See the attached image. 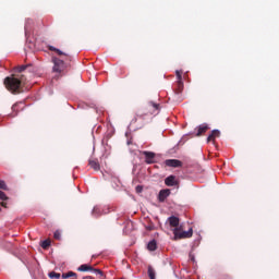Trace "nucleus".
Returning a JSON list of instances; mask_svg holds the SVG:
<instances>
[{"mask_svg": "<svg viewBox=\"0 0 279 279\" xmlns=\"http://www.w3.org/2000/svg\"><path fill=\"white\" fill-rule=\"evenodd\" d=\"M148 277L150 279H156V270L151 266H148Z\"/></svg>", "mask_w": 279, "mask_h": 279, "instance_id": "nucleus-19", "label": "nucleus"}, {"mask_svg": "<svg viewBox=\"0 0 279 279\" xmlns=\"http://www.w3.org/2000/svg\"><path fill=\"white\" fill-rule=\"evenodd\" d=\"M175 75H177L178 82H182V71L177 70V71H175Z\"/></svg>", "mask_w": 279, "mask_h": 279, "instance_id": "nucleus-23", "label": "nucleus"}, {"mask_svg": "<svg viewBox=\"0 0 279 279\" xmlns=\"http://www.w3.org/2000/svg\"><path fill=\"white\" fill-rule=\"evenodd\" d=\"M146 230H148V232H151L153 230H156V226H154V223H149L148 226H146Z\"/></svg>", "mask_w": 279, "mask_h": 279, "instance_id": "nucleus-24", "label": "nucleus"}, {"mask_svg": "<svg viewBox=\"0 0 279 279\" xmlns=\"http://www.w3.org/2000/svg\"><path fill=\"white\" fill-rule=\"evenodd\" d=\"M77 271H95V274H99V276L104 277V271L100 269H94L93 266L83 264L77 268Z\"/></svg>", "mask_w": 279, "mask_h": 279, "instance_id": "nucleus-3", "label": "nucleus"}, {"mask_svg": "<svg viewBox=\"0 0 279 279\" xmlns=\"http://www.w3.org/2000/svg\"><path fill=\"white\" fill-rule=\"evenodd\" d=\"M149 106H151L155 110H159L160 109V105H158L156 102H149Z\"/></svg>", "mask_w": 279, "mask_h": 279, "instance_id": "nucleus-27", "label": "nucleus"}, {"mask_svg": "<svg viewBox=\"0 0 279 279\" xmlns=\"http://www.w3.org/2000/svg\"><path fill=\"white\" fill-rule=\"evenodd\" d=\"M49 278H51V279H60V272H56V271H51V272H49Z\"/></svg>", "mask_w": 279, "mask_h": 279, "instance_id": "nucleus-21", "label": "nucleus"}, {"mask_svg": "<svg viewBox=\"0 0 279 279\" xmlns=\"http://www.w3.org/2000/svg\"><path fill=\"white\" fill-rule=\"evenodd\" d=\"M166 186H180V181L175 179V175H169L165 179Z\"/></svg>", "mask_w": 279, "mask_h": 279, "instance_id": "nucleus-6", "label": "nucleus"}, {"mask_svg": "<svg viewBox=\"0 0 279 279\" xmlns=\"http://www.w3.org/2000/svg\"><path fill=\"white\" fill-rule=\"evenodd\" d=\"M93 217H101V208H99L98 206L94 207L93 211H92Z\"/></svg>", "mask_w": 279, "mask_h": 279, "instance_id": "nucleus-18", "label": "nucleus"}, {"mask_svg": "<svg viewBox=\"0 0 279 279\" xmlns=\"http://www.w3.org/2000/svg\"><path fill=\"white\" fill-rule=\"evenodd\" d=\"M0 199L2 201L8 199V196H5V193H3V191H0Z\"/></svg>", "mask_w": 279, "mask_h": 279, "instance_id": "nucleus-29", "label": "nucleus"}, {"mask_svg": "<svg viewBox=\"0 0 279 279\" xmlns=\"http://www.w3.org/2000/svg\"><path fill=\"white\" fill-rule=\"evenodd\" d=\"M61 278L62 279H77V274H75L74 271L63 272Z\"/></svg>", "mask_w": 279, "mask_h": 279, "instance_id": "nucleus-15", "label": "nucleus"}, {"mask_svg": "<svg viewBox=\"0 0 279 279\" xmlns=\"http://www.w3.org/2000/svg\"><path fill=\"white\" fill-rule=\"evenodd\" d=\"M143 156H145L146 165H154L156 162V154L151 151H143Z\"/></svg>", "mask_w": 279, "mask_h": 279, "instance_id": "nucleus-4", "label": "nucleus"}, {"mask_svg": "<svg viewBox=\"0 0 279 279\" xmlns=\"http://www.w3.org/2000/svg\"><path fill=\"white\" fill-rule=\"evenodd\" d=\"M12 111L15 112L12 114V117H16V114H19V104H14L12 106Z\"/></svg>", "mask_w": 279, "mask_h": 279, "instance_id": "nucleus-22", "label": "nucleus"}, {"mask_svg": "<svg viewBox=\"0 0 279 279\" xmlns=\"http://www.w3.org/2000/svg\"><path fill=\"white\" fill-rule=\"evenodd\" d=\"M143 191V187H141V185L136 186V193H141Z\"/></svg>", "mask_w": 279, "mask_h": 279, "instance_id": "nucleus-30", "label": "nucleus"}, {"mask_svg": "<svg viewBox=\"0 0 279 279\" xmlns=\"http://www.w3.org/2000/svg\"><path fill=\"white\" fill-rule=\"evenodd\" d=\"M52 71L54 73H64V71H66V63L64 62V59L52 57Z\"/></svg>", "mask_w": 279, "mask_h": 279, "instance_id": "nucleus-2", "label": "nucleus"}, {"mask_svg": "<svg viewBox=\"0 0 279 279\" xmlns=\"http://www.w3.org/2000/svg\"><path fill=\"white\" fill-rule=\"evenodd\" d=\"M147 250L149 252H156V250H158V243L156 242V240L148 242Z\"/></svg>", "mask_w": 279, "mask_h": 279, "instance_id": "nucleus-16", "label": "nucleus"}, {"mask_svg": "<svg viewBox=\"0 0 279 279\" xmlns=\"http://www.w3.org/2000/svg\"><path fill=\"white\" fill-rule=\"evenodd\" d=\"M169 195H171V190H169V189L161 190L158 195L159 202H165V199H167V197H169Z\"/></svg>", "mask_w": 279, "mask_h": 279, "instance_id": "nucleus-10", "label": "nucleus"}, {"mask_svg": "<svg viewBox=\"0 0 279 279\" xmlns=\"http://www.w3.org/2000/svg\"><path fill=\"white\" fill-rule=\"evenodd\" d=\"M191 260H193V263L195 262V257L193 255H190Z\"/></svg>", "mask_w": 279, "mask_h": 279, "instance_id": "nucleus-31", "label": "nucleus"}, {"mask_svg": "<svg viewBox=\"0 0 279 279\" xmlns=\"http://www.w3.org/2000/svg\"><path fill=\"white\" fill-rule=\"evenodd\" d=\"M48 49H49V51H54V53H57V54H59V56H63V60H65V61H71V57H70V54L69 53H66V52H63L62 50H60V49H58V48H56V47H53V46H48Z\"/></svg>", "mask_w": 279, "mask_h": 279, "instance_id": "nucleus-5", "label": "nucleus"}, {"mask_svg": "<svg viewBox=\"0 0 279 279\" xmlns=\"http://www.w3.org/2000/svg\"><path fill=\"white\" fill-rule=\"evenodd\" d=\"M221 136V132L219 130H213L211 133L207 137V143H213L215 145V140Z\"/></svg>", "mask_w": 279, "mask_h": 279, "instance_id": "nucleus-8", "label": "nucleus"}, {"mask_svg": "<svg viewBox=\"0 0 279 279\" xmlns=\"http://www.w3.org/2000/svg\"><path fill=\"white\" fill-rule=\"evenodd\" d=\"M53 239H56L57 241H60V239H61V233H60V231H56V232L53 233Z\"/></svg>", "mask_w": 279, "mask_h": 279, "instance_id": "nucleus-25", "label": "nucleus"}, {"mask_svg": "<svg viewBox=\"0 0 279 279\" xmlns=\"http://www.w3.org/2000/svg\"><path fill=\"white\" fill-rule=\"evenodd\" d=\"M168 221L171 228H180V218L171 216L168 218Z\"/></svg>", "mask_w": 279, "mask_h": 279, "instance_id": "nucleus-11", "label": "nucleus"}, {"mask_svg": "<svg viewBox=\"0 0 279 279\" xmlns=\"http://www.w3.org/2000/svg\"><path fill=\"white\" fill-rule=\"evenodd\" d=\"M182 90H184V82L178 81L177 87L174 88V95H181Z\"/></svg>", "mask_w": 279, "mask_h": 279, "instance_id": "nucleus-14", "label": "nucleus"}, {"mask_svg": "<svg viewBox=\"0 0 279 279\" xmlns=\"http://www.w3.org/2000/svg\"><path fill=\"white\" fill-rule=\"evenodd\" d=\"M26 69H27V65H20V66H17L19 73H23V71H25Z\"/></svg>", "mask_w": 279, "mask_h": 279, "instance_id": "nucleus-28", "label": "nucleus"}, {"mask_svg": "<svg viewBox=\"0 0 279 279\" xmlns=\"http://www.w3.org/2000/svg\"><path fill=\"white\" fill-rule=\"evenodd\" d=\"M0 189L3 191H8V185H5V181H0Z\"/></svg>", "mask_w": 279, "mask_h": 279, "instance_id": "nucleus-26", "label": "nucleus"}, {"mask_svg": "<svg viewBox=\"0 0 279 279\" xmlns=\"http://www.w3.org/2000/svg\"><path fill=\"white\" fill-rule=\"evenodd\" d=\"M21 84H23V78L19 80L10 76L4 78L5 88L13 95H19V93H21Z\"/></svg>", "mask_w": 279, "mask_h": 279, "instance_id": "nucleus-1", "label": "nucleus"}, {"mask_svg": "<svg viewBox=\"0 0 279 279\" xmlns=\"http://www.w3.org/2000/svg\"><path fill=\"white\" fill-rule=\"evenodd\" d=\"M50 246H51V240H45V241L41 243L43 250H48Z\"/></svg>", "mask_w": 279, "mask_h": 279, "instance_id": "nucleus-20", "label": "nucleus"}, {"mask_svg": "<svg viewBox=\"0 0 279 279\" xmlns=\"http://www.w3.org/2000/svg\"><path fill=\"white\" fill-rule=\"evenodd\" d=\"M173 234H174V241H180L182 240L183 238H179L177 234H182L184 231H182V227H178V228H174L172 230Z\"/></svg>", "mask_w": 279, "mask_h": 279, "instance_id": "nucleus-17", "label": "nucleus"}, {"mask_svg": "<svg viewBox=\"0 0 279 279\" xmlns=\"http://www.w3.org/2000/svg\"><path fill=\"white\" fill-rule=\"evenodd\" d=\"M141 118V116H136L135 121H137Z\"/></svg>", "mask_w": 279, "mask_h": 279, "instance_id": "nucleus-32", "label": "nucleus"}, {"mask_svg": "<svg viewBox=\"0 0 279 279\" xmlns=\"http://www.w3.org/2000/svg\"><path fill=\"white\" fill-rule=\"evenodd\" d=\"M88 166L90 167V169H94V171H99V169H101V166L99 165V160L97 159H89Z\"/></svg>", "mask_w": 279, "mask_h": 279, "instance_id": "nucleus-12", "label": "nucleus"}, {"mask_svg": "<svg viewBox=\"0 0 279 279\" xmlns=\"http://www.w3.org/2000/svg\"><path fill=\"white\" fill-rule=\"evenodd\" d=\"M166 167H172L173 169H178L179 167H182V161L178 159H167L165 161Z\"/></svg>", "mask_w": 279, "mask_h": 279, "instance_id": "nucleus-7", "label": "nucleus"}, {"mask_svg": "<svg viewBox=\"0 0 279 279\" xmlns=\"http://www.w3.org/2000/svg\"><path fill=\"white\" fill-rule=\"evenodd\" d=\"M1 206H3V207L5 208V203L2 202V203H1Z\"/></svg>", "mask_w": 279, "mask_h": 279, "instance_id": "nucleus-33", "label": "nucleus"}, {"mask_svg": "<svg viewBox=\"0 0 279 279\" xmlns=\"http://www.w3.org/2000/svg\"><path fill=\"white\" fill-rule=\"evenodd\" d=\"M196 130H197L196 136H202L203 134H206L208 130H210V126H208V124L206 123H203L198 128H196Z\"/></svg>", "mask_w": 279, "mask_h": 279, "instance_id": "nucleus-9", "label": "nucleus"}, {"mask_svg": "<svg viewBox=\"0 0 279 279\" xmlns=\"http://www.w3.org/2000/svg\"><path fill=\"white\" fill-rule=\"evenodd\" d=\"M177 236L179 239H191V236H193V228L189 229V231H183L182 234H178Z\"/></svg>", "mask_w": 279, "mask_h": 279, "instance_id": "nucleus-13", "label": "nucleus"}]
</instances>
